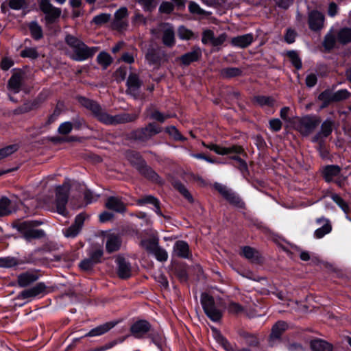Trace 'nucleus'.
<instances>
[{
  "label": "nucleus",
  "instance_id": "obj_1",
  "mask_svg": "<svg viewBox=\"0 0 351 351\" xmlns=\"http://www.w3.org/2000/svg\"><path fill=\"white\" fill-rule=\"evenodd\" d=\"M81 103L86 108L90 110L99 121L106 124H118L128 123L137 118L136 114L123 113L115 116H110L104 112L100 106L94 101L82 98Z\"/></svg>",
  "mask_w": 351,
  "mask_h": 351
},
{
  "label": "nucleus",
  "instance_id": "obj_2",
  "mask_svg": "<svg viewBox=\"0 0 351 351\" xmlns=\"http://www.w3.org/2000/svg\"><path fill=\"white\" fill-rule=\"evenodd\" d=\"M65 42L71 49L70 58L75 61H84L93 57L97 51L96 47H89L81 40L70 34L66 36Z\"/></svg>",
  "mask_w": 351,
  "mask_h": 351
},
{
  "label": "nucleus",
  "instance_id": "obj_3",
  "mask_svg": "<svg viewBox=\"0 0 351 351\" xmlns=\"http://www.w3.org/2000/svg\"><path fill=\"white\" fill-rule=\"evenodd\" d=\"M127 158L131 163L136 165V168L141 174L150 180L158 181V176L145 164L138 153L130 152L127 154Z\"/></svg>",
  "mask_w": 351,
  "mask_h": 351
},
{
  "label": "nucleus",
  "instance_id": "obj_4",
  "mask_svg": "<svg viewBox=\"0 0 351 351\" xmlns=\"http://www.w3.org/2000/svg\"><path fill=\"white\" fill-rule=\"evenodd\" d=\"M39 224L38 221H27L21 223L18 226V229L27 241H30L33 239H39L44 237L45 232L43 230L34 228Z\"/></svg>",
  "mask_w": 351,
  "mask_h": 351
},
{
  "label": "nucleus",
  "instance_id": "obj_5",
  "mask_svg": "<svg viewBox=\"0 0 351 351\" xmlns=\"http://www.w3.org/2000/svg\"><path fill=\"white\" fill-rule=\"evenodd\" d=\"M201 302L207 316L213 321L217 322L221 317V312L215 306L213 298L206 293H203L201 297Z\"/></svg>",
  "mask_w": 351,
  "mask_h": 351
},
{
  "label": "nucleus",
  "instance_id": "obj_6",
  "mask_svg": "<svg viewBox=\"0 0 351 351\" xmlns=\"http://www.w3.org/2000/svg\"><path fill=\"white\" fill-rule=\"evenodd\" d=\"M69 191V186L68 184H63L56 189V210L59 214L63 216H66L67 215L65 206L68 201Z\"/></svg>",
  "mask_w": 351,
  "mask_h": 351
},
{
  "label": "nucleus",
  "instance_id": "obj_7",
  "mask_svg": "<svg viewBox=\"0 0 351 351\" xmlns=\"http://www.w3.org/2000/svg\"><path fill=\"white\" fill-rule=\"evenodd\" d=\"M320 123V119L315 116H306L302 118L297 125V130L302 135H308Z\"/></svg>",
  "mask_w": 351,
  "mask_h": 351
},
{
  "label": "nucleus",
  "instance_id": "obj_8",
  "mask_svg": "<svg viewBox=\"0 0 351 351\" xmlns=\"http://www.w3.org/2000/svg\"><path fill=\"white\" fill-rule=\"evenodd\" d=\"M40 8L45 14V20L47 23H54L60 16L61 10L53 6L50 0H41Z\"/></svg>",
  "mask_w": 351,
  "mask_h": 351
},
{
  "label": "nucleus",
  "instance_id": "obj_9",
  "mask_svg": "<svg viewBox=\"0 0 351 351\" xmlns=\"http://www.w3.org/2000/svg\"><path fill=\"white\" fill-rule=\"evenodd\" d=\"M25 73L21 71H14L8 82L9 91L18 93L21 91L25 82Z\"/></svg>",
  "mask_w": 351,
  "mask_h": 351
},
{
  "label": "nucleus",
  "instance_id": "obj_10",
  "mask_svg": "<svg viewBox=\"0 0 351 351\" xmlns=\"http://www.w3.org/2000/svg\"><path fill=\"white\" fill-rule=\"evenodd\" d=\"M316 223L321 226L320 228L316 229L314 232V237L316 239H322L325 235L331 232L332 228L331 222L328 219L322 217L316 219Z\"/></svg>",
  "mask_w": 351,
  "mask_h": 351
},
{
  "label": "nucleus",
  "instance_id": "obj_11",
  "mask_svg": "<svg viewBox=\"0 0 351 351\" xmlns=\"http://www.w3.org/2000/svg\"><path fill=\"white\" fill-rule=\"evenodd\" d=\"M308 22L311 30L318 31L324 27V16L321 12L313 10L308 13Z\"/></svg>",
  "mask_w": 351,
  "mask_h": 351
},
{
  "label": "nucleus",
  "instance_id": "obj_12",
  "mask_svg": "<svg viewBox=\"0 0 351 351\" xmlns=\"http://www.w3.org/2000/svg\"><path fill=\"white\" fill-rule=\"evenodd\" d=\"M151 329L150 324L145 320H139L134 323L131 328L130 332L136 338L143 337Z\"/></svg>",
  "mask_w": 351,
  "mask_h": 351
},
{
  "label": "nucleus",
  "instance_id": "obj_13",
  "mask_svg": "<svg viewBox=\"0 0 351 351\" xmlns=\"http://www.w3.org/2000/svg\"><path fill=\"white\" fill-rule=\"evenodd\" d=\"M160 30L162 32L163 44L167 47L173 46L175 45V33L173 27L168 23L161 24Z\"/></svg>",
  "mask_w": 351,
  "mask_h": 351
},
{
  "label": "nucleus",
  "instance_id": "obj_14",
  "mask_svg": "<svg viewBox=\"0 0 351 351\" xmlns=\"http://www.w3.org/2000/svg\"><path fill=\"white\" fill-rule=\"evenodd\" d=\"M84 221V217L82 214L77 215L74 223L63 230L64 235L67 238L75 237L80 232Z\"/></svg>",
  "mask_w": 351,
  "mask_h": 351
},
{
  "label": "nucleus",
  "instance_id": "obj_15",
  "mask_svg": "<svg viewBox=\"0 0 351 351\" xmlns=\"http://www.w3.org/2000/svg\"><path fill=\"white\" fill-rule=\"evenodd\" d=\"M335 121L331 119H327L321 125L319 132L314 136L313 141L317 142L328 137L332 132Z\"/></svg>",
  "mask_w": 351,
  "mask_h": 351
},
{
  "label": "nucleus",
  "instance_id": "obj_16",
  "mask_svg": "<svg viewBox=\"0 0 351 351\" xmlns=\"http://www.w3.org/2000/svg\"><path fill=\"white\" fill-rule=\"evenodd\" d=\"M207 147L219 155H226L231 153L241 154L243 149L240 146H232L230 147H223L215 144H210Z\"/></svg>",
  "mask_w": 351,
  "mask_h": 351
},
{
  "label": "nucleus",
  "instance_id": "obj_17",
  "mask_svg": "<svg viewBox=\"0 0 351 351\" xmlns=\"http://www.w3.org/2000/svg\"><path fill=\"white\" fill-rule=\"evenodd\" d=\"M106 249L108 252L111 253L120 248L121 241L119 235L110 233L106 235Z\"/></svg>",
  "mask_w": 351,
  "mask_h": 351
},
{
  "label": "nucleus",
  "instance_id": "obj_18",
  "mask_svg": "<svg viewBox=\"0 0 351 351\" xmlns=\"http://www.w3.org/2000/svg\"><path fill=\"white\" fill-rule=\"evenodd\" d=\"M46 286L44 283L40 282L36 284L34 287L23 290L20 293V298L22 299H27L29 298L36 297L45 292Z\"/></svg>",
  "mask_w": 351,
  "mask_h": 351
},
{
  "label": "nucleus",
  "instance_id": "obj_19",
  "mask_svg": "<svg viewBox=\"0 0 351 351\" xmlns=\"http://www.w3.org/2000/svg\"><path fill=\"white\" fill-rule=\"evenodd\" d=\"M173 252L177 256L183 258H189L191 256L188 243L183 241L176 242Z\"/></svg>",
  "mask_w": 351,
  "mask_h": 351
},
{
  "label": "nucleus",
  "instance_id": "obj_20",
  "mask_svg": "<svg viewBox=\"0 0 351 351\" xmlns=\"http://www.w3.org/2000/svg\"><path fill=\"white\" fill-rule=\"evenodd\" d=\"M161 131L162 128L160 126L155 123H149L139 132L138 137L142 140H146L159 134Z\"/></svg>",
  "mask_w": 351,
  "mask_h": 351
},
{
  "label": "nucleus",
  "instance_id": "obj_21",
  "mask_svg": "<svg viewBox=\"0 0 351 351\" xmlns=\"http://www.w3.org/2000/svg\"><path fill=\"white\" fill-rule=\"evenodd\" d=\"M254 40L253 34H247L241 36H238L234 37L231 40V44L233 46L240 47V48H245L248 47Z\"/></svg>",
  "mask_w": 351,
  "mask_h": 351
},
{
  "label": "nucleus",
  "instance_id": "obj_22",
  "mask_svg": "<svg viewBox=\"0 0 351 351\" xmlns=\"http://www.w3.org/2000/svg\"><path fill=\"white\" fill-rule=\"evenodd\" d=\"M128 90L127 92L134 97L138 95V90L141 83L136 74H130L127 80Z\"/></svg>",
  "mask_w": 351,
  "mask_h": 351
},
{
  "label": "nucleus",
  "instance_id": "obj_23",
  "mask_svg": "<svg viewBox=\"0 0 351 351\" xmlns=\"http://www.w3.org/2000/svg\"><path fill=\"white\" fill-rule=\"evenodd\" d=\"M118 265L117 273L120 278H128L131 276V266L122 257H118L117 259Z\"/></svg>",
  "mask_w": 351,
  "mask_h": 351
},
{
  "label": "nucleus",
  "instance_id": "obj_24",
  "mask_svg": "<svg viewBox=\"0 0 351 351\" xmlns=\"http://www.w3.org/2000/svg\"><path fill=\"white\" fill-rule=\"evenodd\" d=\"M16 210V206L13 202L6 197L0 198V217L11 214Z\"/></svg>",
  "mask_w": 351,
  "mask_h": 351
},
{
  "label": "nucleus",
  "instance_id": "obj_25",
  "mask_svg": "<svg viewBox=\"0 0 351 351\" xmlns=\"http://www.w3.org/2000/svg\"><path fill=\"white\" fill-rule=\"evenodd\" d=\"M287 328V324L282 321L278 322L271 329L269 340L271 346L274 345V341L278 339L282 332Z\"/></svg>",
  "mask_w": 351,
  "mask_h": 351
},
{
  "label": "nucleus",
  "instance_id": "obj_26",
  "mask_svg": "<svg viewBox=\"0 0 351 351\" xmlns=\"http://www.w3.org/2000/svg\"><path fill=\"white\" fill-rule=\"evenodd\" d=\"M202 56V51L199 48H194L191 51L182 55L180 60L184 65H189L191 62L197 61Z\"/></svg>",
  "mask_w": 351,
  "mask_h": 351
},
{
  "label": "nucleus",
  "instance_id": "obj_27",
  "mask_svg": "<svg viewBox=\"0 0 351 351\" xmlns=\"http://www.w3.org/2000/svg\"><path fill=\"white\" fill-rule=\"evenodd\" d=\"M106 206L116 212L122 213L125 210V206L123 202L117 197H110L106 202Z\"/></svg>",
  "mask_w": 351,
  "mask_h": 351
},
{
  "label": "nucleus",
  "instance_id": "obj_28",
  "mask_svg": "<svg viewBox=\"0 0 351 351\" xmlns=\"http://www.w3.org/2000/svg\"><path fill=\"white\" fill-rule=\"evenodd\" d=\"M38 276L34 272H25L18 276V283L20 287H25L33 283Z\"/></svg>",
  "mask_w": 351,
  "mask_h": 351
},
{
  "label": "nucleus",
  "instance_id": "obj_29",
  "mask_svg": "<svg viewBox=\"0 0 351 351\" xmlns=\"http://www.w3.org/2000/svg\"><path fill=\"white\" fill-rule=\"evenodd\" d=\"M114 326V324L112 322H108L100 325L95 328L90 330L88 333L85 335L86 337H95L101 335L108 330H110Z\"/></svg>",
  "mask_w": 351,
  "mask_h": 351
},
{
  "label": "nucleus",
  "instance_id": "obj_30",
  "mask_svg": "<svg viewBox=\"0 0 351 351\" xmlns=\"http://www.w3.org/2000/svg\"><path fill=\"white\" fill-rule=\"evenodd\" d=\"M340 171L341 169L337 165L326 166L323 171L324 177L327 182H330L339 175Z\"/></svg>",
  "mask_w": 351,
  "mask_h": 351
},
{
  "label": "nucleus",
  "instance_id": "obj_31",
  "mask_svg": "<svg viewBox=\"0 0 351 351\" xmlns=\"http://www.w3.org/2000/svg\"><path fill=\"white\" fill-rule=\"evenodd\" d=\"M242 254L251 262L257 263L261 261L259 252L251 247H244L242 250Z\"/></svg>",
  "mask_w": 351,
  "mask_h": 351
},
{
  "label": "nucleus",
  "instance_id": "obj_32",
  "mask_svg": "<svg viewBox=\"0 0 351 351\" xmlns=\"http://www.w3.org/2000/svg\"><path fill=\"white\" fill-rule=\"evenodd\" d=\"M311 348L313 351H332V346L328 342L321 340L316 339L311 342Z\"/></svg>",
  "mask_w": 351,
  "mask_h": 351
},
{
  "label": "nucleus",
  "instance_id": "obj_33",
  "mask_svg": "<svg viewBox=\"0 0 351 351\" xmlns=\"http://www.w3.org/2000/svg\"><path fill=\"white\" fill-rule=\"evenodd\" d=\"M138 204H152L155 207L154 210L156 213V214L159 216H162V214L161 213V210H160V206H159V201L154 197H153L152 195L146 196L144 198L138 200Z\"/></svg>",
  "mask_w": 351,
  "mask_h": 351
},
{
  "label": "nucleus",
  "instance_id": "obj_34",
  "mask_svg": "<svg viewBox=\"0 0 351 351\" xmlns=\"http://www.w3.org/2000/svg\"><path fill=\"white\" fill-rule=\"evenodd\" d=\"M318 99L322 102L321 108H324L331 102H334L333 93L330 90H326L319 94Z\"/></svg>",
  "mask_w": 351,
  "mask_h": 351
},
{
  "label": "nucleus",
  "instance_id": "obj_35",
  "mask_svg": "<svg viewBox=\"0 0 351 351\" xmlns=\"http://www.w3.org/2000/svg\"><path fill=\"white\" fill-rule=\"evenodd\" d=\"M98 63L106 69L112 62L110 55L105 51L101 52L97 57Z\"/></svg>",
  "mask_w": 351,
  "mask_h": 351
},
{
  "label": "nucleus",
  "instance_id": "obj_36",
  "mask_svg": "<svg viewBox=\"0 0 351 351\" xmlns=\"http://www.w3.org/2000/svg\"><path fill=\"white\" fill-rule=\"evenodd\" d=\"M29 27L31 35L34 39L39 40L43 37L42 28L36 22L30 23Z\"/></svg>",
  "mask_w": 351,
  "mask_h": 351
},
{
  "label": "nucleus",
  "instance_id": "obj_37",
  "mask_svg": "<svg viewBox=\"0 0 351 351\" xmlns=\"http://www.w3.org/2000/svg\"><path fill=\"white\" fill-rule=\"evenodd\" d=\"M338 40L343 44L348 43L351 41V29L343 28L341 29L338 34Z\"/></svg>",
  "mask_w": 351,
  "mask_h": 351
},
{
  "label": "nucleus",
  "instance_id": "obj_38",
  "mask_svg": "<svg viewBox=\"0 0 351 351\" xmlns=\"http://www.w3.org/2000/svg\"><path fill=\"white\" fill-rule=\"evenodd\" d=\"M173 186L189 202H193L191 194L182 183L176 182Z\"/></svg>",
  "mask_w": 351,
  "mask_h": 351
},
{
  "label": "nucleus",
  "instance_id": "obj_39",
  "mask_svg": "<svg viewBox=\"0 0 351 351\" xmlns=\"http://www.w3.org/2000/svg\"><path fill=\"white\" fill-rule=\"evenodd\" d=\"M230 204L239 207L243 208L245 206V203L241 200V199L237 195L231 191L230 194L226 198Z\"/></svg>",
  "mask_w": 351,
  "mask_h": 351
},
{
  "label": "nucleus",
  "instance_id": "obj_40",
  "mask_svg": "<svg viewBox=\"0 0 351 351\" xmlns=\"http://www.w3.org/2000/svg\"><path fill=\"white\" fill-rule=\"evenodd\" d=\"M128 15V10L125 7H122L114 13V24L121 25V20Z\"/></svg>",
  "mask_w": 351,
  "mask_h": 351
},
{
  "label": "nucleus",
  "instance_id": "obj_41",
  "mask_svg": "<svg viewBox=\"0 0 351 351\" xmlns=\"http://www.w3.org/2000/svg\"><path fill=\"white\" fill-rule=\"evenodd\" d=\"M330 197L346 213L349 212L348 204L339 195L332 193Z\"/></svg>",
  "mask_w": 351,
  "mask_h": 351
},
{
  "label": "nucleus",
  "instance_id": "obj_42",
  "mask_svg": "<svg viewBox=\"0 0 351 351\" xmlns=\"http://www.w3.org/2000/svg\"><path fill=\"white\" fill-rule=\"evenodd\" d=\"M241 74V71L239 68L236 67H230L223 69L221 71V75L224 77H233L236 76H239Z\"/></svg>",
  "mask_w": 351,
  "mask_h": 351
},
{
  "label": "nucleus",
  "instance_id": "obj_43",
  "mask_svg": "<svg viewBox=\"0 0 351 351\" xmlns=\"http://www.w3.org/2000/svg\"><path fill=\"white\" fill-rule=\"evenodd\" d=\"M111 15L110 14L102 13L95 16L93 19V23L97 25L101 26L108 23L110 19Z\"/></svg>",
  "mask_w": 351,
  "mask_h": 351
},
{
  "label": "nucleus",
  "instance_id": "obj_44",
  "mask_svg": "<svg viewBox=\"0 0 351 351\" xmlns=\"http://www.w3.org/2000/svg\"><path fill=\"white\" fill-rule=\"evenodd\" d=\"M145 11L151 12L157 5V0H137Z\"/></svg>",
  "mask_w": 351,
  "mask_h": 351
},
{
  "label": "nucleus",
  "instance_id": "obj_45",
  "mask_svg": "<svg viewBox=\"0 0 351 351\" xmlns=\"http://www.w3.org/2000/svg\"><path fill=\"white\" fill-rule=\"evenodd\" d=\"M18 147L16 145H12L7 146L4 148L0 149V161L13 153H14L17 150Z\"/></svg>",
  "mask_w": 351,
  "mask_h": 351
},
{
  "label": "nucleus",
  "instance_id": "obj_46",
  "mask_svg": "<svg viewBox=\"0 0 351 351\" xmlns=\"http://www.w3.org/2000/svg\"><path fill=\"white\" fill-rule=\"evenodd\" d=\"M189 9L191 13L197 15H209L210 12L202 9L198 4L191 1L189 5Z\"/></svg>",
  "mask_w": 351,
  "mask_h": 351
},
{
  "label": "nucleus",
  "instance_id": "obj_47",
  "mask_svg": "<svg viewBox=\"0 0 351 351\" xmlns=\"http://www.w3.org/2000/svg\"><path fill=\"white\" fill-rule=\"evenodd\" d=\"M219 341L226 351H250L247 349H237L234 348L226 339L219 335Z\"/></svg>",
  "mask_w": 351,
  "mask_h": 351
},
{
  "label": "nucleus",
  "instance_id": "obj_48",
  "mask_svg": "<svg viewBox=\"0 0 351 351\" xmlns=\"http://www.w3.org/2000/svg\"><path fill=\"white\" fill-rule=\"evenodd\" d=\"M351 94L346 89L339 90L333 93L334 101H340L346 99L350 97Z\"/></svg>",
  "mask_w": 351,
  "mask_h": 351
},
{
  "label": "nucleus",
  "instance_id": "obj_49",
  "mask_svg": "<svg viewBox=\"0 0 351 351\" xmlns=\"http://www.w3.org/2000/svg\"><path fill=\"white\" fill-rule=\"evenodd\" d=\"M21 56L23 58L36 59L38 58V53L36 48H25L21 51Z\"/></svg>",
  "mask_w": 351,
  "mask_h": 351
},
{
  "label": "nucleus",
  "instance_id": "obj_50",
  "mask_svg": "<svg viewBox=\"0 0 351 351\" xmlns=\"http://www.w3.org/2000/svg\"><path fill=\"white\" fill-rule=\"evenodd\" d=\"M73 128L72 123L66 121L61 123L58 129V132L60 134L66 135L70 133Z\"/></svg>",
  "mask_w": 351,
  "mask_h": 351
},
{
  "label": "nucleus",
  "instance_id": "obj_51",
  "mask_svg": "<svg viewBox=\"0 0 351 351\" xmlns=\"http://www.w3.org/2000/svg\"><path fill=\"white\" fill-rule=\"evenodd\" d=\"M335 44V37L334 35L331 34H328L326 35L323 45L326 49H331L333 48Z\"/></svg>",
  "mask_w": 351,
  "mask_h": 351
},
{
  "label": "nucleus",
  "instance_id": "obj_52",
  "mask_svg": "<svg viewBox=\"0 0 351 351\" xmlns=\"http://www.w3.org/2000/svg\"><path fill=\"white\" fill-rule=\"evenodd\" d=\"M254 100L261 106H271L274 104V99L270 97L258 96L254 98Z\"/></svg>",
  "mask_w": 351,
  "mask_h": 351
},
{
  "label": "nucleus",
  "instance_id": "obj_53",
  "mask_svg": "<svg viewBox=\"0 0 351 351\" xmlns=\"http://www.w3.org/2000/svg\"><path fill=\"white\" fill-rule=\"evenodd\" d=\"M288 56L291 59L292 64L294 65V66L297 69H301V67H302L301 60L298 57L297 53H295V51H289L288 53Z\"/></svg>",
  "mask_w": 351,
  "mask_h": 351
},
{
  "label": "nucleus",
  "instance_id": "obj_54",
  "mask_svg": "<svg viewBox=\"0 0 351 351\" xmlns=\"http://www.w3.org/2000/svg\"><path fill=\"white\" fill-rule=\"evenodd\" d=\"M165 131L175 140H182L183 138L179 131L174 126L166 128Z\"/></svg>",
  "mask_w": 351,
  "mask_h": 351
},
{
  "label": "nucleus",
  "instance_id": "obj_55",
  "mask_svg": "<svg viewBox=\"0 0 351 351\" xmlns=\"http://www.w3.org/2000/svg\"><path fill=\"white\" fill-rule=\"evenodd\" d=\"M178 36L182 40H189L192 37L193 33L186 27H180L178 29Z\"/></svg>",
  "mask_w": 351,
  "mask_h": 351
},
{
  "label": "nucleus",
  "instance_id": "obj_56",
  "mask_svg": "<svg viewBox=\"0 0 351 351\" xmlns=\"http://www.w3.org/2000/svg\"><path fill=\"white\" fill-rule=\"evenodd\" d=\"M154 252V254L156 258L160 261H165L168 258V254L167 252L161 248H158V246L153 251Z\"/></svg>",
  "mask_w": 351,
  "mask_h": 351
},
{
  "label": "nucleus",
  "instance_id": "obj_57",
  "mask_svg": "<svg viewBox=\"0 0 351 351\" xmlns=\"http://www.w3.org/2000/svg\"><path fill=\"white\" fill-rule=\"evenodd\" d=\"M214 33L213 31L207 29L203 32L202 41L204 44L210 43L212 44L214 39Z\"/></svg>",
  "mask_w": 351,
  "mask_h": 351
},
{
  "label": "nucleus",
  "instance_id": "obj_58",
  "mask_svg": "<svg viewBox=\"0 0 351 351\" xmlns=\"http://www.w3.org/2000/svg\"><path fill=\"white\" fill-rule=\"evenodd\" d=\"M141 245L147 251L153 252L157 246L155 241L144 240L141 242Z\"/></svg>",
  "mask_w": 351,
  "mask_h": 351
},
{
  "label": "nucleus",
  "instance_id": "obj_59",
  "mask_svg": "<svg viewBox=\"0 0 351 351\" xmlns=\"http://www.w3.org/2000/svg\"><path fill=\"white\" fill-rule=\"evenodd\" d=\"M170 114H164L159 111H154L151 114V118L159 122L163 123L167 119L170 118Z\"/></svg>",
  "mask_w": 351,
  "mask_h": 351
},
{
  "label": "nucleus",
  "instance_id": "obj_60",
  "mask_svg": "<svg viewBox=\"0 0 351 351\" xmlns=\"http://www.w3.org/2000/svg\"><path fill=\"white\" fill-rule=\"evenodd\" d=\"M96 263L93 260H92L90 258H88L81 261V263H80V267L83 270H89Z\"/></svg>",
  "mask_w": 351,
  "mask_h": 351
},
{
  "label": "nucleus",
  "instance_id": "obj_61",
  "mask_svg": "<svg viewBox=\"0 0 351 351\" xmlns=\"http://www.w3.org/2000/svg\"><path fill=\"white\" fill-rule=\"evenodd\" d=\"M215 187L225 199L232 191L231 190L228 189L226 186L221 184H215Z\"/></svg>",
  "mask_w": 351,
  "mask_h": 351
},
{
  "label": "nucleus",
  "instance_id": "obj_62",
  "mask_svg": "<svg viewBox=\"0 0 351 351\" xmlns=\"http://www.w3.org/2000/svg\"><path fill=\"white\" fill-rule=\"evenodd\" d=\"M228 311L231 313H239L243 311V307L236 302H230L228 307Z\"/></svg>",
  "mask_w": 351,
  "mask_h": 351
},
{
  "label": "nucleus",
  "instance_id": "obj_63",
  "mask_svg": "<svg viewBox=\"0 0 351 351\" xmlns=\"http://www.w3.org/2000/svg\"><path fill=\"white\" fill-rule=\"evenodd\" d=\"M1 265L11 267L16 265V260L14 258H3L0 260Z\"/></svg>",
  "mask_w": 351,
  "mask_h": 351
},
{
  "label": "nucleus",
  "instance_id": "obj_64",
  "mask_svg": "<svg viewBox=\"0 0 351 351\" xmlns=\"http://www.w3.org/2000/svg\"><path fill=\"white\" fill-rule=\"evenodd\" d=\"M173 9V5L169 2H163L159 8V11L163 13H170Z\"/></svg>",
  "mask_w": 351,
  "mask_h": 351
}]
</instances>
